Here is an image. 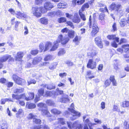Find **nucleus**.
Instances as JSON below:
<instances>
[{
    "label": "nucleus",
    "mask_w": 129,
    "mask_h": 129,
    "mask_svg": "<svg viewBox=\"0 0 129 129\" xmlns=\"http://www.w3.org/2000/svg\"><path fill=\"white\" fill-rule=\"evenodd\" d=\"M29 96L27 98L25 95V99L27 101H29L33 99L34 97V94L33 93H29Z\"/></svg>",
    "instance_id": "cd10ccee"
},
{
    "label": "nucleus",
    "mask_w": 129,
    "mask_h": 129,
    "mask_svg": "<svg viewBox=\"0 0 129 129\" xmlns=\"http://www.w3.org/2000/svg\"><path fill=\"white\" fill-rule=\"evenodd\" d=\"M16 16L18 19H27L28 17L25 13L19 11H16Z\"/></svg>",
    "instance_id": "9d476101"
},
{
    "label": "nucleus",
    "mask_w": 129,
    "mask_h": 129,
    "mask_svg": "<svg viewBox=\"0 0 129 129\" xmlns=\"http://www.w3.org/2000/svg\"><path fill=\"white\" fill-rule=\"evenodd\" d=\"M66 4L65 3L61 2L59 3L57 5L58 8H64L66 7Z\"/></svg>",
    "instance_id": "473e14b6"
},
{
    "label": "nucleus",
    "mask_w": 129,
    "mask_h": 129,
    "mask_svg": "<svg viewBox=\"0 0 129 129\" xmlns=\"http://www.w3.org/2000/svg\"><path fill=\"white\" fill-rule=\"evenodd\" d=\"M46 103L49 106H53L55 104L54 102L50 100H48L46 101Z\"/></svg>",
    "instance_id": "c03bdc74"
},
{
    "label": "nucleus",
    "mask_w": 129,
    "mask_h": 129,
    "mask_svg": "<svg viewBox=\"0 0 129 129\" xmlns=\"http://www.w3.org/2000/svg\"><path fill=\"white\" fill-rule=\"evenodd\" d=\"M36 83V81L34 79H31L29 81H28V85L31 84H35Z\"/></svg>",
    "instance_id": "69168bd1"
},
{
    "label": "nucleus",
    "mask_w": 129,
    "mask_h": 129,
    "mask_svg": "<svg viewBox=\"0 0 129 129\" xmlns=\"http://www.w3.org/2000/svg\"><path fill=\"white\" fill-rule=\"evenodd\" d=\"M12 97L18 100L21 99H25V94L24 93L20 95H17L13 94L12 95Z\"/></svg>",
    "instance_id": "2eb2a0df"
},
{
    "label": "nucleus",
    "mask_w": 129,
    "mask_h": 129,
    "mask_svg": "<svg viewBox=\"0 0 129 129\" xmlns=\"http://www.w3.org/2000/svg\"><path fill=\"white\" fill-rule=\"evenodd\" d=\"M53 59L52 56L50 55H49L46 56L44 58V60L47 61L49 60H51Z\"/></svg>",
    "instance_id": "5fc2aeb1"
},
{
    "label": "nucleus",
    "mask_w": 129,
    "mask_h": 129,
    "mask_svg": "<svg viewBox=\"0 0 129 129\" xmlns=\"http://www.w3.org/2000/svg\"><path fill=\"white\" fill-rule=\"evenodd\" d=\"M1 128L0 129H7L8 126L7 122L6 121H3L1 124Z\"/></svg>",
    "instance_id": "7c9ffc66"
},
{
    "label": "nucleus",
    "mask_w": 129,
    "mask_h": 129,
    "mask_svg": "<svg viewBox=\"0 0 129 129\" xmlns=\"http://www.w3.org/2000/svg\"><path fill=\"white\" fill-rule=\"evenodd\" d=\"M24 88L22 87L17 88L14 90V92L18 94L22 93L23 92Z\"/></svg>",
    "instance_id": "c85d7f7f"
},
{
    "label": "nucleus",
    "mask_w": 129,
    "mask_h": 129,
    "mask_svg": "<svg viewBox=\"0 0 129 129\" xmlns=\"http://www.w3.org/2000/svg\"><path fill=\"white\" fill-rule=\"evenodd\" d=\"M40 96H39L38 95H36L35 98L34 100L35 103H37L40 100Z\"/></svg>",
    "instance_id": "338daca9"
},
{
    "label": "nucleus",
    "mask_w": 129,
    "mask_h": 129,
    "mask_svg": "<svg viewBox=\"0 0 129 129\" xmlns=\"http://www.w3.org/2000/svg\"><path fill=\"white\" fill-rule=\"evenodd\" d=\"M44 89L43 88H41L38 90V95L39 96H43L44 95Z\"/></svg>",
    "instance_id": "e433bc0d"
},
{
    "label": "nucleus",
    "mask_w": 129,
    "mask_h": 129,
    "mask_svg": "<svg viewBox=\"0 0 129 129\" xmlns=\"http://www.w3.org/2000/svg\"><path fill=\"white\" fill-rule=\"evenodd\" d=\"M53 7L52 4L49 2H46L44 4V7H42L39 8L37 6L33 7L32 8V13L34 15L37 17L41 16V13H44L47 10H49Z\"/></svg>",
    "instance_id": "f257e3e1"
},
{
    "label": "nucleus",
    "mask_w": 129,
    "mask_h": 129,
    "mask_svg": "<svg viewBox=\"0 0 129 129\" xmlns=\"http://www.w3.org/2000/svg\"><path fill=\"white\" fill-rule=\"evenodd\" d=\"M104 14L103 13H101L99 15V19L103 21H104Z\"/></svg>",
    "instance_id": "13d9d810"
},
{
    "label": "nucleus",
    "mask_w": 129,
    "mask_h": 129,
    "mask_svg": "<svg viewBox=\"0 0 129 129\" xmlns=\"http://www.w3.org/2000/svg\"><path fill=\"white\" fill-rule=\"evenodd\" d=\"M122 107L129 108V101H126L123 102H122Z\"/></svg>",
    "instance_id": "58836bf2"
},
{
    "label": "nucleus",
    "mask_w": 129,
    "mask_h": 129,
    "mask_svg": "<svg viewBox=\"0 0 129 129\" xmlns=\"http://www.w3.org/2000/svg\"><path fill=\"white\" fill-rule=\"evenodd\" d=\"M44 88H47V89L51 90L54 89L55 88V85L53 83L51 84L47 85L46 84H43L41 85Z\"/></svg>",
    "instance_id": "dca6fc26"
},
{
    "label": "nucleus",
    "mask_w": 129,
    "mask_h": 129,
    "mask_svg": "<svg viewBox=\"0 0 129 129\" xmlns=\"http://www.w3.org/2000/svg\"><path fill=\"white\" fill-rule=\"evenodd\" d=\"M38 106L39 107V110L41 111L44 109H46L47 107L46 105L45 104L43 103H40L38 105Z\"/></svg>",
    "instance_id": "393cba45"
},
{
    "label": "nucleus",
    "mask_w": 129,
    "mask_h": 129,
    "mask_svg": "<svg viewBox=\"0 0 129 129\" xmlns=\"http://www.w3.org/2000/svg\"><path fill=\"white\" fill-rule=\"evenodd\" d=\"M24 55V53L22 52H18L16 55L15 56L16 61H21Z\"/></svg>",
    "instance_id": "4468645a"
},
{
    "label": "nucleus",
    "mask_w": 129,
    "mask_h": 129,
    "mask_svg": "<svg viewBox=\"0 0 129 129\" xmlns=\"http://www.w3.org/2000/svg\"><path fill=\"white\" fill-rule=\"evenodd\" d=\"M52 46V43L50 42H47L45 45V48L44 50V52H45L48 50L49 48Z\"/></svg>",
    "instance_id": "5701e85b"
},
{
    "label": "nucleus",
    "mask_w": 129,
    "mask_h": 129,
    "mask_svg": "<svg viewBox=\"0 0 129 129\" xmlns=\"http://www.w3.org/2000/svg\"><path fill=\"white\" fill-rule=\"evenodd\" d=\"M65 63L68 66H72L74 65V64L72 62L69 60H67L65 61Z\"/></svg>",
    "instance_id": "864d4df0"
},
{
    "label": "nucleus",
    "mask_w": 129,
    "mask_h": 129,
    "mask_svg": "<svg viewBox=\"0 0 129 129\" xmlns=\"http://www.w3.org/2000/svg\"><path fill=\"white\" fill-rule=\"evenodd\" d=\"M70 108H68V110L69 111L71 112L73 114L72 115L70 114L69 112L66 111L64 112L65 116L66 117H70V119L71 120H73L77 119L78 117L80 116V114L79 112L76 111L74 110V105L73 103H72L70 106Z\"/></svg>",
    "instance_id": "f03ea898"
},
{
    "label": "nucleus",
    "mask_w": 129,
    "mask_h": 129,
    "mask_svg": "<svg viewBox=\"0 0 129 129\" xmlns=\"http://www.w3.org/2000/svg\"><path fill=\"white\" fill-rule=\"evenodd\" d=\"M82 12L81 10H80L79 12V14L81 19L83 21H85L86 20V18L85 15L82 13Z\"/></svg>",
    "instance_id": "79ce46f5"
},
{
    "label": "nucleus",
    "mask_w": 129,
    "mask_h": 129,
    "mask_svg": "<svg viewBox=\"0 0 129 129\" xmlns=\"http://www.w3.org/2000/svg\"><path fill=\"white\" fill-rule=\"evenodd\" d=\"M85 124H88L89 129H93V124L88 119H86L85 121Z\"/></svg>",
    "instance_id": "c756f323"
},
{
    "label": "nucleus",
    "mask_w": 129,
    "mask_h": 129,
    "mask_svg": "<svg viewBox=\"0 0 129 129\" xmlns=\"http://www.w3.org/2000/svg\"><path fill=\"white\" fill-rule=\"evenodd\" d=\"M100 11L102 12H108V11L106 6H105L104 7L100 8Z\"/></svg>",
    "instance_id": "09e8293b"
},
{
    "label": "nucleus",
    "mask_w": 129,
    "mask_h": 129,
    "mask_svg": "<svg viewBox=\"0 0 129 129\" xmlns=\"http://www.w3.org/2000/svg\"><path fill=\"white\" fill-rule=\"evenodd\" d=\"M66 19L63 17L60 18L58 19V22L59 23L64 22H66Z\"/></svg>",
    "instance_id": "bf43d9fd"
},
{
    "label": "nucleus",
    "mask_w": 129,
    "mask_h": 129,
    "mask_svg": "<svg viewBox=\"0 0 129 129\" xmlns=\"http://www.w3.org/2000/svg\"><path fill=\"white\" fill-rule=\"evenodd\" d=\"M68 126L70 129H82V125L77 121H76L73 123L71 122H67Z\"/></svg>",
    "instance_id": "20e7f679"
},
{
    "label": "nucleus",
    "mask_w": 129,
    "mask_h": 129,
    "mask_svg": "<svg viewBox=\"0 0 129 129\" xmlns=\"http://www.w3.org/2000/svg\"><path fill=\"white\" fill-rule=\"evenodd\" d=\"M23 112V110L22 109H19L17 112L16 114V117L18 118L20 117V115Z\"/></svg>",
    "instance_id": "de8ad7c7"
},
{
    "label": "nucleus",
    "mask_w": 129,
    "mask_h": 129,
    "mask_svg": "<svg viewBox=\"0 0 129 129\" xmlns=\"http://www.w3.org/2000/svg\"><path fill=\"white\" fill-rule=\"evenodd\" d=\"M31 129H49V128L47 125H44L43 126L42 125L35 126L34 127H31Z\"/></svg>",
    "instance_id": "412c9836"
},
{
    "label": "nucleus",
    "mask_w": 129,
    "mask_h": 129,
    "mask_svg": "<svg viewBox=\"0 0 129 129\" xmlns=\"http://www.w3.org/2000/svg\"><path fill=\"white\" fill-rule=\"evenodd\" d=\"M41 111H42L41 113L43 115L46 116L47 117L50 116L51 114L48 111L47 107L46 109L42 110Z\"/></svg>",
    "instance_id": "aec40b11"
},
{
    "label": "nucleus",
    "mask_w": 129,
    "mask_h": 129,
    "mask_svg": "<svg viewBox=\"0 0 129 129\" xmlns=\"http://www.w3.org/2000/svg\"><path fill=\"white\" fill-rule=\"evenodd\" d=\"M75 31L74 30H69L68 33V35L70 38H73L74 36Z\"/></svg>",
    "instance_id": "f704fd0d"
},
{
    "label": "nucleus",
    "mask_w": 129,
    "mask_h": 129,
    "mask_svg": "<svg viewBox=\"0 0 129 129\" xmlns=\"http://www.w3.org/2000/svg\"><path fill=\"white\" fill-rule=\"evenodd\" d=\"M87 74L88 76V78L89 79H92L94 77V76L92 75L91 76V75L92 74H91V71H89L87 72Z\"/></svg>",
    "instance_id": "8fccbe9b"
},
{
    "label": "nucleus",
    "mask_w": 129,
    "mask_h": 129,
    "mask_svg": "<svg viewBox=\"0 0 129 129\" xmlns=\"http://www.w3.org/2000/svg\"><path fill=\"white\" fill-rule=\"evenodd\" d=\"M120 24L121 26V27H123L125 26V25L127 24V23L126 22V20H124V19H121V20L120 22Z\"/></svg>",
    "instance_id": "ea45409f"
},
{
    "label": "nucleus",
    "mask_w": 129,
    "mask_h": 129,
    "mask_svg": "<svg viewBox=\"0 0 129 129\" xmlns=\"http://www.w3.org/2000/svg\"><path fill=\"white\" fill-rule=\"evenodd\" d=\"M54 91H47L45 92V94L44 95V96L46 97L48 96H52L53 94H54Z\"/></svg>",
    "instance_id": "bb28decb"
},
{
    "label": "nucleus",
    "mask_w": 129,
    "mask_h": 129,
    "mask_svg": "<svg viewBox=\"0 0 129 129\" xmlns=\"http://www.w3.org/2000/svg\"><path fill=\"white\" fill-rule=\"evenodd\" d=\"M38 52V50H32L31 52V53L33 55H35L37 54Z\"/></svg>",
    "instance_id": "e2e57ef3"
},
{
    "label": "nucleus",
    "mask_w": 129,
    "mask_h": 129,
    "mask_svg": "<svg viewBox=\"0 0 129 129\" xmlns=\"http://www.w3.org/2000/svg\"><path fill=\"white\" fill-rule=\"evenodd\" d=\"M95 43L100 48H102L103 47L102 40L100 37H97L95 39Z\"/></svg>",
    "instance_id": "ddd939ff"
},
{
    "label": "nucleus",
    "mask_w": 129,
    "mask_h": 129,
    "mask_svg": "<svg viewBox=\"0 0 129 129\" xmlns=\"http://www.w3.org/2000/svg\"><path fill=\"white\" fill-rule=\"evenodd\" d=\"M87 56L88 57H93L96 56L98 52L95 50V47L92 46H89L87 49Z\"/></svg>",
    "instance_id": "39448f33"
},
{
    "label": "nucleus",
    "mask_w": 129,
    "mask_h": 129,
    "mask_svg": "<svg viewBox=\"0 0 129 129\" xmlns=\"http://www.w3.org/2000/svg\"><path fill=\"white\" fill-rule=\"evenodd\" d=\"M63 91L60 90L58 88L56 89V91L54 92V96H57L59 94H61L63 93Z\"/></svg>",
    "instance_id": "c9c22d12"
},
{
    "label": "nucleus",
    "mask_w": 129,
    "mask_h": 129,
    "mask_svg": "<svg viewBox=\"0 0 129 129\" xmlns=\"http://www.w3.org/2000/svg\"><path fill=\"white\" fill-rule=\"evenodd\" d=\"M122 6L121 4H115L113 3L110 6V8L111 10L118 11L121 9Z\"/></svg>",
    "instance_id": "f8f14e48"
},
{
    "label": "nucleus",
    "mask_w": 129,
    "mask_h": 129,
    "mask_svg": "<svg viewBox=\"0 0 129 129\" xmlns=\"http://www.w3.org/2000/svg\"><path fill=\"white\" fill-rule=\"evenodd\" d=\"M42 58L41 57H35L34 59L32 62L34 65H36L38 64L41 60Z\"/></svg>",
    "instance_id": "a211bd4d"
},
{
    "label": "nucleus",
    "mask_w": 129,
    "mask_h": 129,
    "mask_svg": "<svg viewBox=\"0 0 129 129\" xmlns=\"http://www.w3.org/2000/svg\"><path fill=\"white\" fill-rule=\"evenodd\" d=\"M99 60L98 59H96L94 61L92 59H89L87 65V68L92 69L95 68L96 66V61L98 62Z\"/></svg>",
    "instance_id": "1a4fd4ad"
},
{
    "label": "nucleus",
    "mask_w": 129,
    "mask_h": 129,
    "mask_svg": "<svg viewBox=\"0 0 129 129\" xmlns=\"http://www.w3.org/2000/svg\"><path fill=\"white\" fill-rule=\"evenodd\" d=\"M8 11L10 12L12 14L14 15H15L16 16V11L15 12V11L12 9H10L8 10Z\"/></svg>",
    "instance_id": "680f3d73"
},
{
    "label": "nucleus",
    "mask_w": 129,
    "mask_h": 129,
    "mask_svg": "<svg viewBox=\"0 0 129 129\" xmlns=\"http://www.w3.org/2000/svg\"><path fill=\"white\" fill-rule=\"evenodd\" d=\"M39 47L40 52H42L44 49V45L42 43H41L39 45Z\"/></svg>",
    "instance_id": "4d7b16f0"
},
{
    "label": "nucleus",
    "mask_w": 129,
    "mask_h": 129,
    "mask_svg": "<svg viewBox=\"0 0 129 129\" xmlns=\"http://www.w3.org/2000/svg\"><path fill=\"white\" fill-rule=\"evenodd\" d=\"M89 7V5L88 3H86L84 4L82 6L81 10V11H84L85 9L86 8H88Z\"/></svg>",
    "instance_id": "37998d69"
},
{
    "label": "nucleus",
    "mask_w": 129,
    "mask_h": 129,
    "mask_svg": "<svg viewBox=\"0 0 129 129\" xmlns=\"http://www.w3.org/2000/svg\"><path fill=\"white\" fill-rule=\"evenodd\" d=\"M111 83V82L108 79L106 80L105 83V85L106 87L109 86L110 85Z\"/></svg>",
    "instance_id": "052dcab7"
},
{
    "label": "nucleus",
    "mask_w": 129,
    "mask_h": 129,
    "mask_svg": "<svg viewBox=\"0 0 129 129\" xmlns=\"http://www.w3.org/2000/svg\"><path fill=\"white\" fill-rule=\"evenodd\" d=\"M85 0H73V6H75L76 4L78 5H81L85 2Z\"/></svg>",
    "instance_id": "6ab92c4d"
},
{
    "label": "nucleus",
    "mask_w": 129,
    "mask_h": 129,
    "mask_svg": "<svg viewBox=\"0 0 129 129\" xmlns=\"http://www.w3.org/2000/svg\"><path fill=\"white\" fill-rule=\"evenodd\" d=\"M57 55L58 56H61L64 55L66 53V51L64 48H60L58 50Z\"/></svg>",
    "instance_id": "b1692460"
},
{
    "label": "nucleus",
    "mask_w": 129,
    "mask_h": 129,
    "mask_svg": "<svg viewBox=\"0 0 129 129\" xmlns=\"http://www.w3.org/2000/svg\"><path fill=\"white\" fill-rule=\"evenodd\" d=\"M9 59L8 61H14V59L11 57V56L8 54H6L0 57V69L2 68L3 64L2 63L5 62Z\"/></svg>",
    "instance_id": "423d86ee"
},
{
    "label": "nucleus",
    "mask_w": 129,
    "mask_h": 129,
    "mask_svg": "<svg viewBox=\"0 0 129 129\" xmlns=\"http://www.w3.org/2000/svg\"><path fill=\"white\" fill-rule=\"evenodd\" d=\"M26 106H27L28 108L29 109H33L36 107V105L34 104L30 103L27 105Z\"/></svg>",
    "instance_id": "4c0bfd02"
},
{
    "label": "nucleus",
    "mask_w": 129,
    "mask_h": 129,
    "mask_svg": "<svg viewBox=\"0 0 129 129\" xmlns=\"http://www.w3.org/2000/svg\"><path fill=\"white\" fill-rule=\"evenodd\" d=\"M107 38L110 40H113L116 41L117 43L119 42V38L116 37L114 35H108L107 36Z\"/></svg>",
    "instance_id": "f3484780"
},
{
    "label": "nucleus",
    "mask_w": 129,
    "mask_h": 129,
    "mask_svg": "<svg viewBox=\"0 0 129 129\" xmlns=\"http://www.w3.org/2000/svg\"><path fill=\"white\" fill-rule=\"evenodd\" d=\"M69 40V39L67 36L63 37L62 35H60L58 37L56 41L58 43L61 42L62 44L63 45L67 43Z\"/></svg>",
    "instance_id": "0eeeda50"
},
{
    "label": "nucleus",
    "mask_w": 129,
    "mask_h": 129,
    "mask_svg": "<svg viewBox=\"0 0 129 129\" xmlns=\"http://www.w3.org/2000/svg\"><path fill=\"white\" fill-rule=\"evenodd\" d=\"M35 117L33 120V122L34 123L37 124H40L41 122V121L40 119H38Z\"/></svg>",
    "instance_id": "a18cd8bd"
},
{
    "label": "nucleus",
    "mask_w": 129,
    "mask_h": 129,
    "mask_svg": "<svg viewBox=\"0 0 129 129\" xmlns=\"http://www.w3.org/2000/svg\"><path fill=\"white\" fill-rule=\"evenodd\" d=\"M123 48L124 49V52L127 54L124 55V56L125 61L127 62H129V45H125L123 46Z\"/></svg>",
    "instance_id": "9b49d317"
},
{
    "label": "nucleus",
    "mask_w": 129,
    "mask_h": 129,
    "mask_svg": "<svg viewBox=\"0 0 129 129\" xmlns=\"http://www.w3.org/2000/svg\"><path fill=\"white\" fill-rule=\"evenodd\" d=\"M59 101L61 103H66L69 102L70 100L68 98L63 97Z\"/></svg>",
    "instance_id": "72a5a7b5"
},
{
    "label": "nucleus",
    "mask_w": 129,
    "mask_h": 129,
    "mask_svg": "<svg viewBox=\"0 0 129 129\" xmlns=\"http://www.w3.org/2000/svg\"><path fill=\"white\" fill-rule=\"evenodd\" d=\"M12 78L14 81L17 84L19 85H23L25 83V80L22 79L15 75L12 76Z\"/></svg>",
    "instance_id": "6e6552de"
},
{
    "label": "nucleus",
    "mask_w": 129,
    "mask_h": 129,
    "mask_svg": "<svg viewBox=\"0 0 129 129\" xmlns=\"http://www.w3.org/2000/svg\"><path fill=\"white\" fill-rule=\"evenodd\" d=\"M58 47V43L57 41L54 43V45L51 48L50 50V51H54L56 50Z\"/></svg>",
    "instance_id": "4be33fe9"
},
{
    "label": "nucleus",
    "mask_w": 129,
    "mask_h": 129,
    "mask_svg": "<svg viewBox=\"0 0 129 129\" xmlns=\"http://www.w3.org/2000/svg\"><path fill=\"white\" fill-rule=\"evenodd\" d=\"M65 121L63 118H60L58 119V122L57 123H59L62 124L63 125L65 124Z\"/></svg>",
    "instance_id": "49530a36"
},
{
    "label": "nucleus",
    "mask_w": 129,
    "mask_h": 129,
    "mask_svg": "<svg viewBox=\"0 0 129 129\" xmlns=\"http://www.w3.org/2000/svg\"><path fill=\"white\" fill-rule=\"evenodd\" d=\"M127 23V25L129 26V14L126 15V18L125 19Z\"/></svg>",
    "instance_id": "774afa93"
},
{
    "label": "nucleus",
    "mask_w": 129,
    "mask_h": 129,
    "mask_svg": "<svg viewBox=\"0 0 129 129\" xmlns=\"http://www.w3.org/2000/svg\"><path fill=\"white\" fill-rule=\"evenodd\" d=\"M95 14L93 15V18L92 20V19L91 15L89 17V22L88 23V25L89 27L91 28L92 27V30L91 33V35L94 37L95 34H97L99 31V28L98 27L96 21L95 20L94 17H95Z\"/></svg>",
    "instance_id": "7ed1b4c3"
},
{
    "label": "nucleus",
    "mask_w": 129,
    "mask_h": 129,
    "mask_svg": "<svg viewBox=\"0 0 129 129\" xmlns=\"http://www.w3.org/2000/svg\"><path fill=\"white\" fill-rule=\"evenodd\" d=\"M40 21L41 23L45 24H46L48 23V20L47 19L45 18H42L41 19Z\"/></svg>",
    "instance_id": "a19ab883"
},
{
    "label": "nucleus",
    "mask_w": 129,
    "mask_h": 129,
    "mask_svg": "<svg viewBox=\"0 0 129 129\" xmlns=\"http://www.w3.org/2000/svg\"><path fill=\"white\" fill-rule=\"evenodd\" d=\"M73 22L75 23H78L80 21V19L79 16L78 15H75L73 19Z\"/></svg>",
    "instance_id": "2f4dec72"
},
{
    "label": "nucleus",
    "mask_w": 129,
    "mask_h": 129,
    "mask_svg": "<svg viewBox=\"0 0 129 129\" xmlns=\"http://www.w3.org/2000/svg\"><path fill=\"white\" fill-rule=\"evenodd\" d=\"M56 65L55 63H53L50 65L49 68L50 70H53L55 68Z\"/></svg>",
    "instance_id": "6e6d98bb"
},
{
    "label": "nucleus",
    "mask_w": 129,
    "mask_h": 129,
    "mask_svg": "<svg viewBox=\"0 0 129 129\" xmlns=\"http://www.w3.org/2000/svg\"><path fill=\"white\" fill-rule=\"evenodd\" d=\"M52 113L55 115H58L61 113V112L57 109L54 108L51 110Z\"/></svg>",
    "instance_id": "a878e982"
},
{
    "label": "nucleus",
    "mask_w": 129,
    "mask_h": 129,
    "mask_svg": "<svg viewBox=\"0 0 129 129\" xmlns=\"http://www.w3.org/2000/svg\"><path fill=\"white\" fill-rule=\"evenodd\" d=\"M119 64L118 63L115 62L114 63L113 65L114 69L116 71H117L118 69V66Z\"/></svg>",
    "instance_id": "3c124183"
},
{
    "label": "nucleus",
    "mask_w": 129,
    "mask_h": 129,
    "mask_svg": "<svg viewBox=\"0 0 129 129\" xmlns=\"http://www.w3.org/2000/svg\"><path fill=\"white\" fill-rule=\"evenodd\" d=\"M37 116L36 115H34L32 113H30L28 115V118L29 119H33V120L35 117H37Z\"/></svg>",
    "instance_id": "603ef678"
},
{
    "label": "nucleus",
    "mask_w": 129,
    "mask_h": 129,
    "mask_svg": "<svg viewBox=\"0 0 129 129\" xmlns=\"http://www.w3.org/2000/svg\"><path fill=\"white\" fill-rule=\"evenodd\" d=\"M44 0H35L36 4L37 5H40L43 2Z\"/></svg>",
    "instance_id": "0e129e2a"
}]
</instances>
